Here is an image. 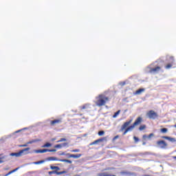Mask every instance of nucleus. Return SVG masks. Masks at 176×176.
I'll return each mask as SVG.
<instances>
[{
    "label": "nucleus",
    "mask_w": 176,
    "mask_h": 176,
    "mask_svg": "<svg viewBox=\"0 0 176 176\" xmlns=\"http://www.w3.org/2000/svg\"><path fill=\"white\" fill-rule=\"evenodd\" d=\"M153 135H155V134L150 133L147 137H148V140H151V138H152V137H153Z\"/></svg>",
    "instance_id": "35"
},
{
    "label": "nucleus",
    "mask_w": 176,
    "mask_h": 176,
    "mask_svg": "<svg viewBox=\"0 0 176 176\" xmlns=\"http://www.w3.org/2000/svg\"><path fill=\"white\" fill-rule=\"evenodd\" d=\"M61 145H62V146H67V145H68V143L65 142V143L61 144Z\"/></svg>",
    "instance_id": "43"
},
{
    "label": "nucleus",
    "mask_w": 176,
    "mask_h": 176,
    "mask_svg": "<svg viewBox=\"0 0 176 176\" xmlns=\"http://www.w3.org/2000/svg\"><path fill=\"white\" fill-rule=\"evenodd\" d=\"M120 86H124V85H126V82H120Z\"/></svg>",
    "instance_id": "39"
},
{
    "label": "nucleus",
    "mask_w": 176,
    "mask_h": 176,
    "mask_svg": "<svg viewBox=\"0 0 176 176\" xmlns=\"http://www.w3.org/2000/svg\"><path fill=\"white\" fill-rule=\"evenodd\" d=\"M170 60H172L173 61H174V57L171 56V57H170Z\"/></svg>",
    "instance_id": "48"
},
{
    "label": "nucleus",
    "mask_w": 176,
    "mask_h": 176,
    "mask_svg": "<svg viewBox=\"0 0 176 176\" xmlns=\"http://www.w3.org/2000/svg\"><path fill=\"white\" fill-rule=\"evenodd\" d=\"M135 127V125L133 124L132 125L126 128V131H133Z\"/></svg>",
    "instance_id": "14"
},
{
    "label": "nucleus",
    "mask_w": 176,
    "mask_h": 176,
    "mask_svg": "<svg viewBox=\"0 0 176 176\" xmlns=\"http://www.w3.org/2000/svg\"><path fill=\"white\" fill-rule=\"evenodd\" d=\"M142 122V118L138 117V118L135 120V122L133 123V125H135V126H138V124H140V123H141Z\"/></svg>",
    "instance_id": "10"
},
{
    "label": "nucleus",
    "mask_w": 176,
    "mask_h": 176,
    "mask_svg": "<svg viewBox=\"0 0 176 176\" xmlns=\"http://www.w3.org/2000/svg\"><path fill=\"white\" fill-rule=\"evenodd\" d=\"M104 134H105L104 131H100L98 132V135H104Z\"/></svg>",
    "instance_id": "33"
},
{
    "label": "nucleus",
    "mask_w": 176,
    "mask_h": 176,
    "mask_svg": "<svg viewBox=\"0 0 176 176\" xmlns=\"http://www.w3.org/2000/svg\"><path fill=\"white\" fill-rule=\"evenodd\" d=\"M127 133H129V131H127V129H126L123 133V135H126V134H127Z\"/></svg>",
    "instance_id": "40"
},
{
    "label": "nucleus",
    "mask_w": 176,
    "mask_h": 176,
    "mask_svg": "<svg viewBox=\"0 0 176 176\" xmlns=\"http://www.w3.org/2000/svg\"><path fill=\"white\" fill-rule=\"evenodd\" d=\"M98 141L99 142H102L103 141H107V138L104 137V138H101L100 139H98Z\"/></svg>",
    "instance_id": "25"
},
{
    "label": "nucleus",
    "mask_w": 176,
    "mask_h": 176,
    "mask_svg": "<svg viewBox=\"0 0 176 176\" xmlns=\"http://www.w3.org/2000/svg\"><path fill=\"white\" fill-rule=\"evenodd\" d=\"M168 141H170V142H175L176 140L174 138L168 137L166 139Z\"/></svg>",
    "instance_id": "17"
},
{
    "label": "nucleus",
    "mask_w": 176,
    "mask_h": 176,
    "mask_svg": "<svg viewBox=\"0 0 176 176\" xmlns=\"http://www.w3.org/2000/svg\"><path fill=\"white\" fill-rule=\"evenodd\" d=\"M31 150V148L28 147L26 148H23L21 151H19V153L21 155V156H24L25 155H30V153H32L31 151H30Z\"/></svg>",
    "instance_id": "4"
},
{
    "label": "nucleus",
    "mask_w": 176,
    "mask_h": 176,
    "mask_svg": "<svg viewBox=\"0 0 176 176\" xmlns=\"http://www.w3.org/2000/svg\"><path fill=\"white\" fill-rule=\"evenodd\" d=\"M147 69H148V72H150V74H157V72L160 71V67L158 66L157 67L152 68L151 66H148Z\"/></svg>",
    "instance_id": "3"
},
{
    "label": "nucleus",
    "mask_w": 176,
    "mask_h": 176,
    "mask_svg": "<svg viewBox=\"0 0 176 176\" xmlns=\"http://www.w3.org/2000/svg\"><path fill=\"white\" fill-rule=\"evenodd\" d=\"M168 129L166 128L161 129V133H166Z\"/></svg>",
    "instance_id": "32"
},
{
    "label": "nucleus",
    "mask_w": 176,
    "mask_h": 176,
    "mask_svg": "<svg viewBox=\"0 0 176 176\" xmlns=\"http://www.w3.org/2000/svg\"><path fill=\"white\" fill-rule=\"evenodd\" d=\"M119 138V135H116L113 138V141H115L116 140H118Z\"/></svg>",
    "instance_id": "41"
},
{
    "label": "nucleus",
    "mask_w": 176,
    "mask_h": 176,
    "mask_svg": "<svg viewBox=\"0 0 176 176\" xmlns=\"http://www.w3.org/2000/svg\"><path fill=\"white\" fill-rule=\"evenodd\" d=\"M54 148H63V146H62L61 144H56V145L54 146Z\"/></svg>",
    "instance_id": "37"
},
{
    "label": "nucleus",
    "mask_w": 176,
    "mask_h": 176,
    "mask_svg": "<svg viewBox=\"0 0 176 176\" xmlns=\"http://www.w3.org/2000/svg\"><path fill=\"white\" fill-rule=\"evenodd\" d=\"M133 140L135 142H138V141H140V139L135 136L133 137Z\"/></svg>",
    "instance_id": "36"
},
{
    "label": "nucleus",
    "mask_w": 176,
    "mask_h": 176,
    "mask_svg": "<svg viewBox=\"0 0 176 176\" xmlns=\"http://www.w3.org/2000/svg\"><path fill=\"white\" fill-rule=\"evenodd\" d=\"M96 98L98 99L96 103L97 107H102L105 105V104L107 103V101L109 100V98L105 96V95L104 94L99 95V96Z\"/></svg>",
    "instance_id": "1"
},
{
    "label": "nucleus",
    "mask_w": 176,
    "mask_h": 176,
    "mask_svg": "<svg viewBox=\"0 0 176 176\" xmlns=\"http://www.w3.org/2000/svg\"><path fill=\"white\" fill-rule=\"evenodd\" d=\"M59 162H63L65 163H69V164H72V161L69 160H59Z\"/></svg>",
    "instance_id": "18"
},
{
    "label": "nucleus",
    "mask_w": 176,
    "mask_h": 176,
    "mask_svg": "<svg viewBox=\"0 0 176 176\" xmlns=\"http://www.w3.org/2000/svg\"><path fill=\"white\" fill-rule=\"evenodd\" d=\"M9 160H10L9 156L5 155L3 154H0V164H2V163H5V162H9Z\"/></svg>",
    "instance_id": "5"
},
{
    "label": "nucleus",
    "mask_w": 176,
    "mask_h": 176,
    "mask_svg": "<svg viewBox=\"0 0 176 176\" xmlns=\"http://www.w3.org/2000/svg\"><path fill=\"white\" fill-rule=\"evenodd\" d=\"M90 107V104H85L82 107H80V109H87Z\"/></svg>",
    "instance_id": "19"
},
{
    "label": "nucleus",
    "mask_w": 176,
    "mask_h": 176,
    "mask_svg": "<svg viewBox=\"0 0 176 176\" xmlns=\"http://www.w3.org/2000/svg\"><path fill=\"white\" fill-rule=\"evenodd\" d=\"M98 143H99L98 140H96L94 142L90 143V145H96V144H97Z\"/></svg>",
    "instance_id": "30"
},
{
    "label": "nucleus",
    "mask_w": 176,
    "mask_h": 176,
    "mask_svg": "<svg viewBox=\"0 0 176 176\" xmlns=\"http://www.w3.org/2000/svg\"><path fill=\"white\" fill-rule=\"evenodd\" d=\"M174 127H175V128H176V124L174 125Z\"/></svg>",
    "instance_id": "53"
},
{
    "label": "nucleus",
    "mask_w": 176,
    "mask_h": 176,
    "mask_svg": "<svg viewBox=\"0 0 176 176\" xmlns=\"http://www.w3.org/2000/svg\"><path fill=\"white\" fill-rule=\"evenodd\" d=\"M146 116L148 118V119H153L155 120L159 116L157 115V113L155 112L153 110H150L146 113Z\"/></svg>",
    "instance_id": "2"
},
{
    "label": "nucleus",
    "mask_w": 176,
    "mask_h": 176,
    "mask_svg": "<svg viewBox=\"0 0 176 176\" xmlns=\"http://www.w3.org/2000/svg\"><path fill=\"white\" fill-rule=\"evenodd\" d=\"M5 170H9V168H5Z\"/></svg>",
    "instance_id": "54"
},
{
    "label": "nucleus",
    "mask_w": 176,
    "mask_h": 176,
    "mask_svg": "<svg viewBox=\"0 0 176 176\" xmlns=\"http://www.w3.org/2000/svg\"><path fill=\"white\" fill-rule=\"evenodd\" d=\"M66 156L67 157L71 158L73 157V159H79L82 156V154H70V153H67Z\"/></svg>",
    "instance_id": "7"
},
{
    "label": "nucleus",
    "mask_w": 176,
    "mask_h": 176,
    "mask_svg": "<svg viewBox=\"0 0 176 176\" xmlns=\"http://www.w3.org/2000/svg\"><path fill=\"white\" fill-rule=\"evenodd\" d=\"M71 152L78 153V152H80V150L79 148H76V149L72 150Z\"/></svg>",
    "instance_id": "31"
},
{
    "label": "nucleus",
    "mask_w": 176,
    "mask_h": 176,
    "mask_svg": "<svg viewBox=\"0 0 176 176\" xmlns=\"http://www.w3.org/2000/svg\"><path fill=\"white\" fill-rule=\"evenodd\" d=\"M50 146H52V144L47 142L46 144L42 146V148H49Z\"/></svg>",
    "instance_id": "20"
},
{
    "label": "nucleus",
    "mask_w": 176,
    "mask_h": 176,
    "mask_svg": "<svg viewBox=\"0 0 176 176\" xmlns=\"http://www.w3.org/2000/svg\"><path fill=\"white\" fill-rule=\"evenodd\" d=\"M65 141H67L66 138H60L59 140H58L56 142H64Z\"/></svg>",
    "instance_id": "28"
},
{
    "label": "nucleus",
    "mask_w": 176,
    "mask_h": 176,
    "mask_svg": "<svg viewBox=\"0 0 176 176\" xmlns=\"http://www.w3.org/2000/svg\"><path fill=\"white\" fill-rule=\"evenodd\" d=\"M34 153H45L46 152H49V149L47 148H44V149H42V150H34Z\"/></svg>",
    "instance_id": "9"
},
{
    "label": "nucleus",
    "mask_w": 176,
    "mask_h": 176,
    "mask_svg": "<svg viewBox=\"0 0 176 176\" xmlns=\"http://www.w3.org/2000/svg\"><path fill=\"white\" fill-rule=\"evenodd\" d=\"M142 145H146V142H143Z\"/></svg>",
    "instance_id": "50"
},
{
    "label": "nucleus",
    "mask_w": 176,
    "mask_h": 176,
    "mask_svg": "<svg viewBox=\"0 0 176 176\" xmlns=\"http://www.w3.org/2000/svg\"><path fill=\"white\" fill-rule=\"evenodd\" d=\"M50 175H52V174H57V170H53L49 172Z\"/></svg>",
    "instance_id": "34"
},
{
    "label": "nucleus",
    "mask_w": 176,
    "mask_h": 176,
    "mask_svg": "<svg viewBox=\"0 0 176 176\" xmlns=\"http://www.w3.org/2000/svg\"><path fill=\"white\" fill-rule=\"evenodd\" d=\"M21 131V130H19V131H16V133H20Z\"/></svg>",
    "instance_id": "51"
},
{
    "label": "nucleus",
    "mask_w": 176,
    "mask_h": 176,
    "mask_svg": "<svg viewBox=\"0 0 176 176\" xmlns=\"http://www.w3.org/2000/svg\"><path fill=\"white\" fill-rule=\"evenodd\" d=\"M23 148H25V147L28 146V144L26 143L25 144H23Z\"/></svg>",
    "instance_id": "46"
},
{
    "label": "nucleus",
    "mask_w": 176,
    "mask_h": 176,
    "mask_svg": "<svg viewBox=\"0 0 176 176\" xmlns=\"http://www.w3.org/2000/svg\"><path fill=\"white\" fill-rule=\"evenodd\" d=\"M47 160H48L49 162H50V161H58V162H60V160H58V159H57V157H49L47 159Z\"/></svg>",
    "instance_id": "13"
},
{
    "label": "nucleus",
    "mask_w": 176,
    "mask_h": 176,
    "mask_svg": "<svg viewBox=\"0 0 176 176\" xmlns=\"http://www.w3.org/2000/svg\"><path fill=\"white\" fill-rule=\"evenodd\" d=\"M120 113V110H118L117 112H116L114 113V115L113 116V118H118V115Z\"/></svg>",
    "instance_id": "23"
},
{
    "label": "nucleus",
    "mask_w": 176,
    "mask_h": 176,
    "mask_svg": "<svg viewBox=\"0 0 176 176\" xmlns=\"http://www.w3.org/2000/svg\"><path fill=\"white\" fill-rule=\"evenodd\" d=\"M18 146H19V148H24V146H23V144H19Z\"/></svg>",
    "instance_id": "47"
},
{
    "label": "nucleus",
    "mask_w": 176,
    "mask_h": 176,
    "mask_svg": "<svg viewBox=\"0 0 176 176\" xmlns=\"http://www.w3.org/2000/svg\"><path fill=\"white\" fill-rule=\"evenodd\" d=\"M172 67H173V64L169 63V64H168V65L165 67V68H166V69H170V68H171Z\"/></svg>",
    "instance_id": "27"
},
{
    "label": "nucleus",
    "mask_w": 176,
    "mask_h": 176,
    "mask_svg": "<svg viewBox=\"0 0 176 176\" xmlns=\"http://www.w3.org/2000/svg\"><path fill=\"white\" fill-rule=\"evenodd\" d=\"M34 142H37V140H30L28 142V144L29 145L30 144H34Z\"/></svg>",
    "instance_id": "29"
},
{
    "label": "nucleus",
    "mask_w": 176,
    "mask_h": 176,
    "mask_svg": "<svg viewBox=\"0 0 176 176\" xmlns=\"http://www.w3.org/2000/svg\"><path fill=\"white\" fill-rule=\"evenodd\" d=\"M146 138H148V135H143V140H146Z\"/></svg>",
    "instance_id": "44"
},
{
    "label": "nucleus",
    "mask_w": 176,
    "mask_h": 176,
    "mask_svg": "<svg viewBox=\"0 0 176 176\" xmlns=\"http://www.w3.org/2000/svg\"><path fill=\"white\" fill-rule=\"evenodd\" d=\"M58 123H61V120H54L50 121L51 126H54V124H56Z\"/></svg>",
    "instance_id": "11"
},
{
    "label": "nucleus",
    "mask_w": 176,
    "mask_h": 176,
    "mask_svg": "<svg viewBox=\"0 0 176 176\" xmlns=\"http://www.w3.org/2000/svg\"><path fill=\"white\" fill-rule=\"evenodd\" d=\"M56 149H48V152H56Z\"/></svg>",
    "instance_id": "38"
},
{
    "label": "nucleus",
    "mask_w": 176,
    "mask_h": 176,
    "mask_svg": "<svg viewBox=\"0 0 176 176\" xmlns=\"http://www.w3.org/2000/svg\"><path fill=\"white\" fill-rule=\"evenodd\" d=\"M168 136H162L161 138H163L164 140H167Z\"/></svg>",
    "instance_id": "45"
},
{
    "label": "nucleus",
    "mask_w": 176,
    "mask_h": 176,
    "mask_svg": "<svg viewBox=\"0 0 176 176\" xmlns=\"http://www.w3.org/2000/svg\"><path fill=\"white\" fill-rule=\"evenodd\" d=\"M173 159H175L176 160V156H173Z\"/></svg>",
    "instance_id": "52"
},
{
    "label": "nucleus",
    "mask_w": 176,
    "mask_h": 176,
    "mask_svg": "<svg viewBox=\"0 0 176 176\" xmlns=\"http://www.w3.org/2000/svg\"><path fill=\"white\" fill-rule=\"evenodd\" d=\"M145 129H146V125H142L139 127V130L140 131H142V130H145Z\"/></svg>",
    "instance_id": "24"
},
{
    "label": "nucleus",
    "mask_w": 176,
    "mask_h": 176,
    "mask_svg": "<svg viewBox=\"0 0 176 176\" xmlns=\"http://www.w3.org/2000/svg\"><path fill=\"white\" fill-rule=\"evenodd\" d=\"M133 122V120H130L129 121H126L124 123V124L121 127V131H123V130H126V128Z\"/></svg>",
    "instance_id": "8"
},
{
    "label": "nucleus",
    "mask_w": 176,
    "mask_h": 176,
    "mask_svg": "<svg viewBox=\"0 0 176 176\" xmlns=\"http://www.w3.org/2000/svg\"><path fill=\"white\" fill-rule=\"evenodd\" d=\"M60 156H67V154H65V153L62 152L61 153L59 154Z\"/></svg>",
    "instance_id": "42"
},
{
    "label": "nucleus",
    "mask_w": 176,
    "mask_h": 176,
    "mask_svg": "<svg viewBox=\"0 0 176 176\" xmlns=\"http://www.w3.org/2000/svg\"><path fill=\"white\" fill-rule=\"evenodd\" d=\"M10 156H16V157H20L21 154H20V151L18 153H12L10 154Z\"/></svg>",
    "instance_id": "15"
},
{
    "label": "nucleus",
    "mask_w": 176,
    "mask_h": 176,
    "mask_svg": "<svg viewBox=\"0 0 176 176\" xmlns=\"http://www.w3.org/2000/svg\"><path fill=\"white\" fill-rule=\"evenodd\" d=\"M51 141H56V138H52V140H51Z\"/></svg>",
    "instance_id": "49"
},
{
    "label": "nucleus",
    "mask_w": 176,
    "mask_h": 176,
    "mask_svg": "<svg viewBox=\"0 0 176 176\" xmlns=\"http://www.w3.org/2000/svg\"><path fill=\"white\" fill-rule=\"evenodd\" d=\"M98 176H116L115 175H108L107 173H100Z\"/></svg>",
    "instance_id": "16"
},
{
    "label": "nucleus",
    "mask_w": 176,
    "mask_h": 176,
    "mask_svg": "<svg viewBox=\"0 0 176 176\" xmlns=\"http://www.w3.org/2000/svg\"><path fill=\"white\" fill-rule=\"evenodd\" d=\"M45 160H41V161H38V162H32V164H42L43 163H45Z\"/></svg>",
    "instance_id": "21"
},
{
    "label": "nucleus",
    "mask_w": 176,
    "mask_h": 176,
    "mask_svg": "<svg viewBox=\"0 0 176 176\" xmlns=\"http://www.w3.org/2000/svg\"><path fill=\"white\" fill-rule=\"evenodd\" d=\"M63 174H67V171L63 170V171L58 172V171L56 170V175H61Z\"/></svg>",
    "instance_id": "22"
},
{
    "label": "nucleus",
    "mask_w": 176,
    "mask_h": 176,
    "mask_svg": "<svg viewBox=\"0 0 176 176\" xmlns=\"http://www.w3.org/2000/svg\"><path fill=\"white\" fill-rule=\"evenodd\" d=\"M144 91H145V89L144 88H142V89H139L138 90H137L135 92V94H141V93H144Z\"/></svg>",
    "instance_id": "12"
},
{
    "label": "nucleus",
    "mask_w": 176,
    "mask_h": 176,
    "mask_svg": "<svg viewBox=\"0 0 176 176\" xmlns=\"http://www.w3.org/2000/svg\"><path fill=\"white\" fill-rule=\"evenodd\" d=\"M157 144L161 149H166L167 148V143L164 140H160L157 142Z\"/></svg>",
    "instance_id": "6"
},
{
    "label": "nucleus",
    "mask_w": 176,
    "mask_h": 176,
    "mask_svg": "<svg viewBox=\"0 0 176 176\" xmlns=\"http://www.w3.org/2000/svg\"><path fill=\"white\" fill-rule=\"evenodd\" d=\"M50 168H51V170H60V167H58V166H51Z\"/></svg>",
    "instance_id": "26"
}]
</instances>
